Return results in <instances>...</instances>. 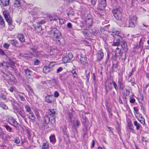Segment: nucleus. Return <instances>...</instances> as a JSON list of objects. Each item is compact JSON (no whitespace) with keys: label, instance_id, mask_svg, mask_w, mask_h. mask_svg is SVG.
Here are the masks:
<instances>
[{"label":"nucleus","instance_id":"45","mask_svg":"<svg viewBox=\"0 0 149 149\" xmlns=\"http://www.w3.org/2000/svg\"><path fill=\"white\" fill-rule=\"evenodd\" d=\"M0 54L1 55H4L5 54V53L0 48Z\"/></svg>","mask_w":149,"mask_h":149},{"label":"nucleus","instance_id":"37","mask_svg":"<svg viewBox=\"0 0 149 149\" xmlns=\"http://www.w3.org/2000/svg\"><path fill=\"white\" fill-rule=\"evenodd\" d=\"M130 102L131 103H133L135 102V100L134 97H130Z\"/></svg>","mask_w":149,"mask_h":149},{"label":"nucleus","instance_id":"18","mask_svg":"<svg viewBox=\"0 0 149 149\" xmlns=\"http://www.w3.org/2000/svg\"><path fill=\"white\" fill-rule=\"evenodd\" d=\"M20 0H15L14 5L15 7H19L20 6Z\"/></svg>","mask_w":149,"mask_h":149},{"label":"nucleus","instance_id":"19","mask_svg":"<svg viewBox=\"0 0 149 149\" xmlns=\"http://www.w3.org/2000/svg\"><path fill=\"white\" fill-rule=\"evenodd\" d=\"M50 70V68L47 66L44 67L43 69V71L44 73H47Z\"/></svg>","mask_w":149,"mask_h":149},{"label":"nucleus","instance_id":"52","mask_svg":"<svg viewBox=\"0 0 149 149\" xmlns=\"http://www.w3.org/2000/svg\"><path fill=\"white\" fill-rule=\"evenodd\" d=\"M63 70V68L61 67H60L57 70V73H58L59 72Z\"/></svg>","mask_w":149,"mask_h":149},{"label":"nucleus","instance_id":"36","mask_svg":"<svg viewBox=\"0 0 149 149\" xmlns=\"http://www.w3.org/2000/svg\"><path fill=\"white\" fill-rule=\"evenodd\" d=\"M112 82L113 84L114 88L116 90H117L118 89V87L116 83L114 81H112Z\"/></svg>","mask_w":149,"mask_h":149},{"label":"nucleus","instance_id":"47","mask_svg":"<svg viewBox=\"0 0 149 149\" xmlns=\"http://www.w3.org/2000/svg\"><path fill=\"white\" fill-rule=\"evenodd\" d=\"M35 114L37 118H39L40 117V115L38 113L37 111H36L35 113Z\"/></svg>","mask_w":149,"mask_h":149},{"label":"nucleus","instance_id":"21","mask_svg":"<svg viewBox=\"0 0 149 149\" xmlns=\"http://www.w3.org/2000/svg\"><path fill=\"white\" fill-rule=\"evenodd\" d=\"M49 145L47 142H44L42 143V149H48Z\"/></svg>","mask_w":149,"mask_h":149},{"label":"nucleus","instance_id":"2","mask_svg":"<svg viewBox=\"0 0 149 149\" xmlns=\"http://www.w3.org/2000/svg\"><path fill=\"white\" fill-rule=\"evenodd\" d=\"M137 22V18L134 16L130 17L129 19V24H126L123 26L124 27H133L135 26Z\"/></svg>","mask_w":149,"mask_h":149},{"label":"nucleus","instance_id":"53","mask_svg":"<svg viewBox=\"0 0 149 149\" xmlns=\"http://www.w3.org/2000/svg\"><path fill=\"white\" fill-rule=\"evenodd\" d=\"M14 88L13 87H10L9 89V91L11 92H13V90H14Z\"/></svg>","mask_w":149,"mask_h":149},{"label":"nucleus","instance_id":"16","mask_svg":"<svg viewBox=\"0 0 149 149\" xmlns=\"http://www.w3.org/2000/svg\"><path fill=\"white\" fill-rule=\"evenodd\" d=\"M48 113L50 116L54 117L55 116L56 112L54 109H50L48 111Z\"/></svg>","mask_w":149,"mask_h":149},{"label":"nucleus","instance_id":"41","mask_svg":"<svg viewBox=\"0 0 149 149\" xmlns=\"http://www.w3.org/2000/svg\"><path fill=\"white\" fill-rule=\"evenodd\" d=\"M80 61L81 63L83 65V64L84 63V59L81 56V58H80Z\"/></svg>","mask_w":149,"mask_h":149},{"label":"nucleus","instance_id":"15","mask_svg":"<svg viewBox=\"0 0 149 149\" xmlns=\"http://www.w3.org/2000/svg\"><path fill=\"white\" fill-rule=\"evenodd\" d=\"M37 24V25H34V27L36 31H37L38 32H39L42 30V29L41 28V26L39 24V23H38Z\"/></svg>","mask_w":149,"mask_h":149},{"label":"nucleus","instance_id":"55","mask_svg":"<svg viewBox=\"0 0 149 149\" xmlns=\"http://www.w3.org/2000/svg\"><path fill=\"white\" fill-rule=\"evenodd\" d=\"M39 61L38 60H36L34 61V64L35 65H37L39 63Z\"/></svg>","mask_w":149,"mask_h":149},{"label":"nucleus","instance_id":"44","mask_svg":"<svg viewBox=\"0 0 149 149\" xmlns=\"http://www.w3.org/2000/svg\"><path fill=\"white\" fill-rule=\"evenodd\" d=\"M20 141V140L18 139H15L14 141V142L16 143H19Z\"/></svg>","mask_w":149,"mask_h":149},{"label":"nucleus","instance_id":"40","mask_svg":"<svg viewBox=\"0 0 149 149\" xmlns=\"http://www.w3.org/2000/svg\"><path fill=\"white\" fill-rule=\"evenodd\" d=\"M59 22L61 24H62L64 23L65 20L63 19H59Z\"/></svg>","mask_w":149,"mask_h":149},{"label":"nucleus","instance_id":"17","mask_svg":"<svg viewBox=\"0 0 149 149\" xmlns=\"http://www.w3.org/2000/svg\"><path fill=\"white\" fill-rule=\"evenodd\" d=\"M25 72L26 75L27 77L31 76L32 72L29 69H27L25 70Z\"/></svg>","mask_w":149,"mask_h":149},{"label":"nucleus","instance_id":"60","mask_svg":"<svg viewBox=\"0 0 149 149\" xmlns=\"http://www.w3.org/2000/svg\"><path fill=\"white\" fill-rule=\"evenodd\" d=\"M73 74V77L74 78H77V74L76 73L75 74Z\"/></svg>","mask_w":149,"mask_h":149},{"label":"nucleus","instance_id":"43","mask_svg":"<svg viewBox=\"0 0 149 149\" xmlns=\"http://www.w3.org/2000/svg\"><path fill=\"white\" fill-rule=\"evenodd\" d=\"M120 42H121L123 45L124 46V47H126L127 44L126 42L122 40V41Z\"/></svg>","mask_w":149,"mask_h":149},{"label":"nucleus","instance_id":"7","mask_svg":"<svg viewBox=\"0 0 149 149\" xmlns=\"http://www.w3.org/2000/svg\"><path fill=\"white\" fill-rule=\"evenodd\" d=\"M85 21L86 25L89 26H91L93 24V20L91 15L88 14L87 16Z\"/></svg>","mask_w":149,"mask_h":149},{"label":"nucleus","instance_id":"59","mask_svg":"<svg viewBox=\"0 0 149 149\" xmlns=\"http://www.w3.org/2000/svg\"><path fill=\"white\" fill-rule=\"evenodd\" d=\"M126 96L130 94V91L126 89Z\"/></svg>","mask_w":149,"mask_h":149},{"label":"nucleus","instance_id":"49","mask_svg":"<svg viewBox=\"0 0 149 149\" xmlns=\"http://www.w3.org/2000/svg\"><path fill=\"white\" fill-rule=\"evenodd\" d=\"M144 27H148V26L144 24H143L142 26H141V28L142 29L145 30V29L143 28Z\"/></svg>","mask_w":149,"mask_h":149},{"label":"nucleus","instance_id":"26","mask_svg":"<svg viewBox=\"0 0 149 149\" xmlns=\"http://www.w3.org/2000/svg\"><path fill=\"white\" fill-rule=\"evenodd\" d=\"M134 113L135 116L136 117H139V113L138 112V109L136 107H134Z\"/></svg>","mask_w":149,"mask_h":149},{"label":"nucleus","instance_id":"61","mask_svg":"<svg viewBox=\"0 0 149 149\" xmlns=\"http://www.w3.org/2000/svg\"><path fill=\"white\" fill-rule=\"evenodd\" d=\"M71 73L72 74L76 73L75 70L74 69L72 70L71 71Z\"/></svg>","mask_w":149,"mask_h":149},{"label":"nucleus","instance_id":"11","mask_svg":"<svg viewBox=\"0 0 149 149\" xmlns=\"http://www.w3.org/2000/svg\"><path fill=\"white\" fill-rule=\"evenodd\" d=\"M71 125L75 128L77 127L80 124L79 122L77 120H74L71 121Z\"/></svg>","mask_w":149,"mask_h":149},{"label":"nucleus","instance_id":"9","mask_svg":"<svg viewBox=\"0 0 149 149\" xmlns=\"http://www.w3.org/2000/svg\"><path fill=\"white\" fill-rule=\"evenodd\" d=\"M45 100L47 102L51 103L53 102V98L52 95H47L45 97Z\"/></svg>","mask_w":149,"mask_h":149},{"label":"nucleus","instance_id":"6","mask_svg":"<svg viewBox=\"0 0 149 149\" xmlns=\"http://www.w3.org/2000/svg\"><path fill=\"white\" fill-rule=\"evenodd\" d=\"M114 33L115 34L114 38L116 39V40L120 42L122 41L123 38L121 36V34L120 31V30L115 31H114Z\"/></svg>","mask_w":149,"mask_h":149},{"label":"nucleus","instance_id":"30","mask_svg":"<svg viewBox=\"0 0 149 149\" xmlns=\"http://www.w3.org/2000/svg\"><path fill=\"white\" fill-rule=\"evenodd\" d=\"M136 118L138 120L143 124L144 125L145 124V119L143 118L141 119H140L138 117H136Z\"/></svg>","mask_w":149,"mask_h":149},{"label":"nucleus","instance_id":"50","mask_svg":"<svg viewBox=\"0 0 149 149\" xmlns=\"http://www.w3.org/2000/svg\"><path fill=\"white\" fill-rule=\"evenodd\" d=\"M96 1L97 0H91V2L92 4L93 5H95L96 2Z\"/></svg>","mask_w":149,"mask_h":149},{"label":"nucleus","instance_id":"20","mask_svg":"<svg viewBox=\"0 0 149 149\" xmlns=\"http://www.w3.org/2000/svg\"><path fill=\"white\" fill-rule=\"evenodd\" d=\"M0 24L2 28H4L5 27V22L1 15H0Z\"/></svg>","mask_w":149,"mask_h":149},{"label":"nucleus","instance_id":"58","mask_svg":"<svg viewBox=\"0 0 149 149\" xmlns=\"http://www.w3.org/2000/svg\"><path fill=\"white\" fill-rule=\"evenodd\" d=\"M52 81H53V83H54V84H57V81L56 79H53L52 80Z\"/></svg>","mask_w":149,"mask_h":149},{"label":"nucleus","instance_id":"29","mask_svg":"<svg viewBox=\"0 0 149 149\" xmlns=\"http://www.w3.org/2000/svg\"><path fill=\"white\" fill-rule=\"evenodd\" d=\"M0 106L4 110H7L8 109V107L3 103H1L0 104Z\"/></svg>","mask_w":149,"mask_h":149},{"label":"nucleus","instance_id":"56","mask_svg":"<svg viewBox=\"0 0 149 149\" xmlns=\"http://www.w3.org/2000/svg\"><path fill=\"white\" fill-rule=\"evenodd\" d=\"M95 145V142L94 141V140H93L92 141V146H91V148H92L94 147V146Z\"/></svg>","mask_w":149,"mask_h":149},{"label":"nucleus","instance_id":"63","mask_svg":"<svg viewBox=\"0 0 149 149\" xmlns=\"http://www.w3.org/2000/svg\"><path fill=\"white\" fill-rule=\"evenodd\" d=\"M129 128L130 130H133V129L132 128V127L131 126V125H129Z\"/></svg>","mask_w":149,"mask_h":149},{"label":"nucleus","instance_id":"25","mask_svg":"<svg viewBox=\"0 0 149 149\" xmlns=\"http://www.w3.org/2000/svg\"><path fill=\"white\" fill-rule=\"evenodd\" d=\"M134 126L136 127V128L137 130H139L140 129L141 125L139 123H138L136 121H134Z\"/></svg>","mask_w":149,"mask_h":149},{"label":"nucleus","instance_id":"27","mask_svg":"<svg viewBox=\"0 0 149 149\" xmlns=\"http://www.w3.org/2000/svg\"><path fill=\"white\" fill-rule=\"evenodd\" d=\"M49 139L50 141L52 143H54L55 142V139L54 135H52L50 136Z\"/></svg>","mask_w":149,"mask_h":149},{"label":"nucleus","instance_id":"51","mask_svg":"<svg viewBox=\"0 0 149 149\" xmlns=\"http://www.w3.org/2000/svg\"><path fill=\"white\" fill-rule=\"evenodd\" d=\"M3 132L1 129L0 127V136H2L3 134Z\"/></svg>","mask_w":149,"mask_h":149},{"label":"nucleus","instance_id":"54","mask_svg":"<svg viewBox=\"0 0 149 149\" xmlns=\"http://www.w3.org/2000/svg\"><path fill=\"white\" fill-rule=\"evenodd\" d=\"M142 38H141L140 39V41H139V45L140 46H141V45H142L143 44V43L142 42Z\"/></svg>","mask_w":149,"mask_h":149},{"label":"nucleus","instance_id":"14","mask_svg":"<svg viewBox=\"0 0 149 149\" xmlns=\"http://www.w3.org/2000/svg\"><path fill=\"white\" fill-rule=\"evenodd\" d=\"M28 116L29 118L32 120L33 122H34L35 120V116L32 111L29 112Z\"/></svg>","mask_w":149,"mask_h":149},{"label":"nucleus","instance_id":"48","mask_svg":"<svg viewBox=\"0 0 149 149\" xmlns=\"http://www.w3.org/2000/svg\"><path fill=\"white\" fill-rule=\"evenodd\" d=\"M137 2V0H132V5H133L134 4L136 3Z\"/></svg>","mask_w":149,"mask_h":149},{"label":"nucleus","instance_id":"10","mask_svg":"<svg viewBox=\"0 0 149 149\" xmlns=\"http://www.w3.org/2000/svg\"><path fill=\"white\" fill-rule=\"evenodd\" d=\"M99 1L101 3L99 5V7L101 8V9L104 8L106 6V0H99Z\"/></svg>","mask_w":149,"mask_h":149},{"label":"nucleus","instance_id":"38","mask_svg":"<svg viewBox=\"0 0 149 149\" xmlns=\"http://www.w3.org/2000/svg\"><path fill=\"white\" fill-rule=\"evenodd\" d=\"M8 25V29L10 31L12 30L14 28V26L12 24H9Z\"/></svg>","mask_w":149,"mask_h":149},{"label":"nucleus","instance_id":"1","mask_svg":"<svg viewBox=\"0 0 149 149\" xmlns=\"http://www.w3.org/2000/svg\"><path fill=\"white\" fill-rule=\"evenodd\" d=\"M49 34L53 39L57 43L61 44L59 39L61 33L57 29L55 28L52 29L49 32Z\"/></svg>","mask_w":149,"mask_h":149},{"label":"nucleus","instance_id":"22","mask_svg":"<svg viewBox=\"0 0 149 149\" xmlns=\"http://www.w3.org/2000/svg\"><path fill=\"white\" fill-rule=\"evenodd\" d=\"M0 1L4 6L8 5L9 3V0H0Z\"/></svg>","mask_w":149,"mask_h":149},{"label":"nucleus","instance_id":"62","mask_svg":"<svg viewBox=\"0 0 149 149\" xmlns=\"http://www.w3.org/2000/svg\"><path fill=\"white\" fill-rule=\"evenodd\" d=\"M38 23H39V24H43L45 23V22L44 21L42 20L40 22H39Z\"/></svg>","mask_w":149,"mask_h":149},{"label":"nucleus","instance_id":"8","mask_svg":"<svg viewBox=\"0 0 149 149\" xmlns=\"http://www.w3.org/2000/svg\"><path fill=\"white\" fill-rule=\"evenodd\" d=\"M8 122L10 124L13 126L17 125V124L16 121L11 117L8 118Z\"/></svg>","mask_w":149,"mask_h":149},{"label":"nucleus","instance_id":"39","mask_svg":"<svg viewBox=\"0 0 149 149\" xmlns=\"http://www.w3.org/2000/svg\"><path fill=\"white\" fill-rule=\"evenodd\" d=\"M59 96V94L58 93L57 91H55L54 93V96L55 97L57 98Z\"/></svg>","mask_w":149,"mask_h":149},{"label":"nucleus","instance_id":"28","mask_svg":"<svg viewBox=\"0 0 149 149\" xmlns=\"http://www.w3.org/2000/svg\"><path fill=\"white\" fill-rule=\"evenodd\" d=\"M50 120L49 117L47 116H45L44 117V121L45 124H47L48 123Z\"/></svg>","mask_w":149,"mask_h":149},{"label":"nucleus","instance_id":"31","mask_svg":"<svg viewBox=\"0 0 149 149\" xmlns=\"http://www.w3.org/2000/svg\"><path fill=\"white\" fill-rule=\"evenodd\" d=\"M5 19L8 22V25L12 24V21L10 17L6 18Z\"/></svg>","mask_w":149,"mask_h":149},{"label":"nucleus","instance_id":"23","mask_svg":"<svg viewBox=\"0 0 149 149\" xmlns=\"http://www.w3.org/2000/svg\"><path fill=\"white\" fill-rule=\"evenodd\" d=\"M104 56L103 53L100 52L99 53H98L97 55V59L99 61H100L103 58Z\"/></svg>","mask_w":149,"mask_h":149},{"label":"nucleus","instance_id":"24","mask_svg":"<svg viewBox=\"0 0 149 149\" xmlns=\"http://www.w3.org/2000/svg\"><path fill=\"white\" fill-rule=\"evenodd\" d=\"M3 14L5 19L10 17V16L9 13L7 10H4L3 11Z\"/></svg>","mask_w":149,"mask_h":149},{"label":"nucleus","instance_id":"35","mask_svg":"<svg viewBox=\"0 0 149 149\" xmlns=\"http://www.w3.org/2000/svg\"><path fill=\"white\" fill-rule=\"evenodd\" d=\"M120 42L118 41H117L116 42H113L112 45L114 46H118L120 45Z\"/></svg>","mask_w":149,"mask_h":149},{"label":"nucleus","instance_id":"13","mask_svg":"<svg viewBox=\"0 0 149 149\" xmlns=\"http://www.w3.org/2000/svg\"><path fill=\"white\" fill-rule=\"evenodd\" d=\"M17 37L19 40L22 42H24L25 41V39L24 36L22 34L19 33L17 35Z\"/></svg>","mask_w":149,"mask_h":149},{"label":"nucleus","instance_id":"32","mask_svg":"<svg viewBox=\"0 0 149 149\" xmlns=\"http://www.w3.org/2000/svg\"><path fill=\"white\" fill-rule=\"evenodd\" d=\"M25 107L26 109V111L27 112L29 113L31 112V108L29 106L26 105L25 106Z\"/></svg>","mask_w":149,"mask_h":149},{"label":"nucleus","instance_id":"57","mask_svg":"<svg viewBox=\"0 0 149 149\" xmlns=\"http://www.w3.org/2000/svg\"><path fill=\"white\" fill-rule=\"evenodd\" d=\"M116 51L118 52V53H120V49L119 48L117 47L116 49Z\"/></svg>","mask_w":149,"mask_h":149},{"label":"nucleus","instance_id":"3","mask_svg":"<svg viewBox=\"0 0 149 149\" xmlns=\"http://www.w3.org/2000/svg\"><path fill=\"white\" fill-rule=\"evenodd\" d=\"M112 13L115 18L118 20L121 19L122 14L118 8L114 9L112 10Z\"/></svg>","mask_w":149,"mask_h":149},{"label":"nucleus","instance_id":"33","mask_svg":"<svg viewBox=\"0 0 149 149\" xmlns=\"http://www.w3.org/2000/svg\"><path fill=\"white\" fill-rule=\"evenodd\" d=\"M5 127L7 130L9 132H11L12 128L7 125L5 126Z\"/></svg>","mask_w":149,"mask_h":149},{"label":"nucleus","instance_id":"42","mask_svg":"<svg viewBox=\"0 0 149 149\" xmlns=\"http://www.w3.org/2000/svg\"><path fill=\"white\" fill-rule=\"evenodd\" d=\"M67 26L70 29L72 27L71 24L70 22H69L67 24Z\"/></svg>","mask_w":149,"mask_h":149},{"label":"nucleus","instance_id":"34","mask_svg":"<svg viewBox=\"0 0 149 149\" xmlns=\"http://www.w3.org/2000/svg\"><path fill=\"white\" fill-rule=\"evenodd\" d=\"M10 45L9 44L5 43L3 44V46L4 48L6 49H8L10 46Z\"/></svg>","mask_w":149,"mask_h":149},{"label":"nucleus","instance_id":"64","mask_svg":"<svg viewBox=\"0 0 149 149\" xmlns=\"http://www.w3.org/2000/svg\"><path fill=\"white\" fill-rule=\"evenodd\" d=\"M138 116H139L138 117H139L140 119H141L142 118H143L142 117V115L141 114H140L139 113V114Z\"/></svg>","mask_w":149,"mask_h":149},{"label":"nucleus","instance_id":"4","mask_svg":"<svg viewBox=\"0 0 149 149\" xmlns=\"http://www.w3.org/2000/svg\"><path fill=\"white\" fill-rule=\"evenodd\" d=\"M73 55L71 53L67 54L66 56L62 58V60L64 63L70 62L72 59Z\"/></svg>","mask_w":149,"mask_h":149},{"label":"nucleus","instance_id":"46","mask_svg":"<svg viewBox=\"0 0 149 149\" xmlns=\"http://www.w3.org/2000/svg\"><path fill=\"white\" fill-rule=\"evenodd\" d=\"M19 98L22 101H24V100H25L23 96H21L20 95H19Z\"/></svg>","mask_w":149,"mask_h":149},{"label":"nucleus","instance_id":"12","mask_svg":"<svg viewBox=\"0 0 149 149\" xmlns=\"http://www.w3.org/2000/svg\"><path fill=\"white\" fill-rule=\"evenodd\" d=\"M9 42L12 45L18 47H19L17 46L18 44V41L16 39H12L9 40Z\"/></svg>","mask_w":149,"mask_h":149},{"label":"nucleus","instance_id":"5","mask_svg":"<svg viewBox=\"0 0 149 149\" xmlns=\"http://www.w3.org/2000/svg\"><path fill=\"white\" fill-rule=\"evenodd\" d=\"M119 76L118 79V86L120 89L123 90L125 86V83L122 76L119 74Z\"/></svg>","mask_w":149,"mask_h":149}]
</instances>
